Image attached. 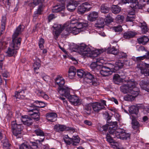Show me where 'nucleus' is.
I'll return each instance as SVG.
<instances>
[{
    "label": "nucleus",
    "instance_id": "f257e3e1",
    "mask_svg": "<svg viewBox=\"0 0 149 149\" xmlns=\"http://www.w3.org/2000/svg\"><path fill=\"white\" fill-rule=\"evenodd\" d=\"M78 52L79 54L84 56L90 57L94 59L95 58L96 60V62L92 63L91 67L93 68L97 67V65H101V64L105 63L104 59L102 57L97 58L98 56L100 54V51L99 50H95V51L91 50V49L85 44H82L79 47Z\"/></svg>",
    "mask_w": 149,
    "mask_h": 149
},
{
    "label": "nucleus",
    "instance_id": "f03ea898",
    "mask_svg": "<svg viewBox=\"0 0 149 149\" xmlns=\"http://www.w3.org/2000/svg\"><path fill=\"white\" fill-rule=\"evenodd\" d=\"M127 84H123L120 88V91L124 93H129L124 97V100L127 101H132L140 93L139 88L136 86L137 83L134 80H126Z\"/></svg>",
    "mask_w": 149,
    "mask_h": 149
},
{
    "label": "nucleus",
    "instance_id": "7ed1b4c3",
    "mask_svg": "<svg viewBox=\"0 0 149 149\" xmlns=\"http://www.w3.org/2000/svg\"><path fill=\"white\" fill-rule=\"evenodd\" d=\"M21 25H20L16 29L12 36V42L8 49L6 53L8 56H15L17 53V50L19 49L21 45V38H17V36L21 33Z\"/></svg>",
    "mask_w": 149,
    "mask_h": 149
},
{
    "label": "nucleus",
    "instance_id": "20e7f679",
    "mask_svg": "<svg viewBox=\"0 0 149 149\" xmlns=\"http://www.w3.org/2000/svg\"><path fill=\"white\" fill-rule=\"evenodd\" d=\"M112 127H110L109 133L113 136V138L120 139L123 140L130 139V134L127 133L125 130L122 129L116 130L118 127L117 122L115 121L111 123Z\"/></svg>",
    "mask_w": 149,
    "mask_h": 149
},
{
    "label": "nucleus",
    "instance_id": "39448f33",
    "mask_svg": "<svg viewBox=\"0 0 149 149\" xmlns=\"http://www.w3.org/2000/svg\"><path fill=\"white\" fill-rule=\"evenodd\" d=\"M23 127V125L21 124H18L16 120L11 122L12 132L13 135L16 137L17 138L20 137Z\"/></svg>",
    "mask_w": 149,
    "mask_h": 149
},
{
    "label": "nucleus",
    "instance_id": "423d86ee",
    "mask_svg": "<svg viewBox=\"0 0 149 149\" xmlns=\"http://www.w3.org/2000/svg\"><path fill=\"white\" fill-rule=\"evenodd\" d=\"M26 111L28 112L29 115L34 120L38 121L40 119V113L37 109V108L33 107V104L27 106Z\"/></svg>",
    "mask_w": 149,
    "mask_h": 149
},
{
    "label": "nucleus",
    "instance_id": "0eeeda50",
    "mask_svg": "<svg viewBox=\"0 0 149 149\" xmlns=\"http://www.w3.org/2000/svg\"><path fill=\"white\" fill-rule=\"evenodd\" d=\"M104 115L107 120V123L109 124H107L102 126V127L101 128L100 130L101 131H107L108 129L109 126H110L108 130V131H109V129H110V127H112V124H111V123L114 122H112L111 121H110L111 120V117L109 115L108 112H105L104 113Z\"/></svg>",
    "mask_w": 149,
    "mask_h": 149
},
{
    "label": "nucleus",
    "instance_id": "6e6552de",
    "mask_svg": "<svg viewBox=\"0 0 149 149\" xmlns=\"http://www.w3.org/2000/svg\"><path fill=\"white\" fill-rule=\"evenodd\" d=\"M54 130L59 132H61L64 131H70L74 132L75 130L73 128L68 127H66L65 125L57 124L55 125L54 127Z\"/></svg>",
    "mask_w": 149,
    "mask_h": 149
},
{
    "label": "nucleus",
    "instance_id": "1a4fd4ad",
    "mask_svg": "<svg viewBox=\"0 0 149 149\" xmlns=\"http://www.w3.org/2000/svg\"><path fill=\"white\" fill-rule=\"evenodd\" d=\"M122 2L123 3H131L130 7L134 9H141L142 6L139 3L137 0H122Z\"/></svg>",
    "mask_w": 149,
    "mask_h": 149
},
{
    "label": "nucleus",
    "instance_id": "9d476101",
    "mask_svg": "<svg viewBox=\"0 0 149 149\" xmlns=\"http://www.w3.org/2000/svg\"><path fill=\"white\" fill-rule=\"evenodd\" d=\"M90 6L89 3L86 2L84 3L79 6L78 8V12L79 14H83L86 11H90L91 7H88V6Z\"/></svg>",
    "mask_w": 149,
    "mask_h": 149
},
{
    "label": "nucleus",
    "instance_id": "9b49d317",
    "mask_svg": "<svg viewBox=\"0 0 149 149\" xmlns=\"http://www.w3.org/2000/svg\"><path fill=\"white\" fill-rule=\"evenodd\" d=\"M57 91L60 95L65 96L66 98L68 97L69 95L70 94V88L65 86L64 85L60 88H58Z\"/></svg>",
    "mask_w": 149,
    "mask_h": 149
},
{
    "label": "nucleus",
    "instance_id": "f8f14e48",
    "mask_svg": "<svg viewBox=\"0 0 149 149\" xmlns=\"http://www.w3.org/2000/svg\"><path fill=\"white\" fill-rule=\"evenodd\" d=\"M53 27L54 29V35L56 38L55 39H56V38H58V36L64 29V28L62 27L61 25L57 24H54Z\"/></svg>",
    "mask_w": 149,
    "mask_h": 149
},
{
    "label": "nucleus",
    "instance_id": "ddd939ff",
    "mask_svg": "<svg viewBox=\"0 0 149 149\" xmlns=\"http://www.w3.org/2000/svg\"><path fill=\"white\" fill-rule=\"evenodd\" d=\"M69 101L75 106L80 104L81 101L79 99L78 97L75 95H71L70 94L68 97H67Z\"/></svg>",
    "mask_w": 149,
    "mask_h": 149
},
{
    "label": "nucleus",
    "instance_id": "4468645a",
    "mask_svg": "<svg viewBox=\"0 0 149 149\" xmlns=\"http://www.w3.org/2000/svg\"><path fill=\"white\" fill-rule=\"evenodd\" d=\"M34 132L37 136H40L41 137L40 139H37L36 141L40 143L44 141L45 138V134L42 130L38 128L35 130Z\"/></svg>",
    "mask_w": 149,
    "mask_h": 149
},
{
    "label": "nucleus",
    "instance_id": "2eb2a0df",
    "mask_svg": "<svg viewBox=\"0 0 149 149\" xmlns=\"http://www.w3.org/2000/svg\"><path fill=\"white\" fill-rule=\"evenodd\" d=\"M92 109L95 112H98L100 110L103 109L104 107L99 102L92 103Z\"/></svg>",
    "mask_w": 149,
    "mask_h": 149
},
{
    "label": "nucleus",
    "instance_id": "dca6fc26",
    "mask_svg": "<svg viewBox=\"0 0 149 149\" xmlns=\"http://www.w3.org/2000/svg\"><path fill=\"white\" fill-rule=\"evenodd\" d=\"M66 30L68 33H72L74 35H77L81 31L79 29H77L76 26H71V25H68L66 28Z\"/></svg>",
    "mask_w": 149,
    "mask_h": 149
},
{
    "label": "nucleus",
    "instance_id": "f3484780",
    "mask_svg": "<svg viewBox=\"0 0 149 149\" xmlns=\"http://www.w3.org/2000/svg\"><path fill=\"white\" fill-rule=\"evenodd\" d=\"M21 120L23 123L26 125L29 126L31 125L33 123V120L31 118L27 116H22Z\"/></svg>",
    "mask_w": 149,
    "mask_h": 149
},
{
    "label": "nucleus",
    "instance_id": "a211bd4d",
    "mask_svg": "<svg viewBox=\"0 0 149 149\" xmlns=\"http://www.w3.org/2000/svg\"><path fill=\"white\" fill-rule=\"evenodd\" d=\"M100 73L104 77L108 76L112 74L111 71L108 69L107 66H104L102 67L100 71Z\"/></svg>",
    "mask_w": 149,
    "mask_h": 149
},
{
    "label": "nucleus",
    "instance_id": "6ab92c4d",
    "mask_svg": "<svg viewBox=\"0 0 149 149\" xmlns=\"http://www.w3.org/2000/svg\"><path fill=\"white\" fill-rule=\"evenodd\" d=\"M57 115L56 113H49L46 114V119L51 122H54L56 121Z\"/></svg>",
    "mask_w": 149,
    "mask_h": 149
},
{
    "label": "nucleus",
    "instance_id": "aec40b11",
    "mask_svg": "<svg viewBox=\"0 0 149 149\" xmlns=\"http://www.w3.org/2000/svg\"><path fill=\"white\" fill-rule=\"evenodd\" d=\"M55 83L58 85V88H60L64 85L65 80L63 77L60 76H57L54 80Z\"/></svg>",
    "mask_w": 149,
    "mask_h": 149
},
{
    "label": "nucleus",
    "instance_id": "412c9836",
    "mask_svg": "<svg viewBox=\"0 0 149 149\" xmlns=\"http://www.w3.org/2000/svg\"><path fill=\"white\" fill-rule=\"evenodd\" d=\"M92 109V103L86 104L83 106L84 111L85 113L88 115H89L91 114Z\"/></svg>",
    "mask_w": 149,
    "mask_h": 149
},
{
    "label": "nucleus",
    "instance_id": "4be33fe9",
    "mask_svg": "<svg viewBox=\"0 0 149 149\" xmlns=\"http://www.w3.org/2000/svg\"><path fill=\"white\" fill-rule=\"evenodd\" d=\"M79 4V2L76 1H73L72 3H68L67 6L68 10L70 12L73 11Z\"/></svg>",
    "mask_w": 149,
    "mask_h": 149
},
{
    "label": "nucleus",
    "instance_id": "5701e85b",
    "mask_svg": "<svg viewBox=\"0 0 149 149\" xmlns=\"http://www.w3.org/2000/svg\"><path fill=\"white\" fill-rule=\"evenodd\" d=\"M26 96L24 90H19L15 92V97L16 98L20 99H24Z\"/></svg>",
    "mask_w": 149,
    "mask_h": 149
},
{
    "label": "nucleus",
    "instance_id": "b1692460",
    "mask_svg": "<svg viewBox=\"0 0 149 149\" xmlns=\"http://www.w3.org/2000/svg\"><path fill=\"white\" fill-rule=\"evenodd\" d=\"M98 16L97 12L93 11L89 14L88 16V20L93 22L95 21Z\"/></svg>",
    "mask_w": 149,
    "mask_h": 149
},
{
    "label": "nucleus",
    "instance_id": "393cba45",
    "mask_svg": "<svg viewBox=\"0 0 149 149\" xmlns=\"http://www.w3.org/2000/svg\"><path fill=\"white\" fill-rule=\"evenodd\" d=\"M94 78L92 74L89 72L86 73L84 77V81L87 83L90 84Z\"/></svg>",
    "mask_w": 149,
    "mask_h": 149
},
{
    "label": "nucleus",
    "instance_id": "a878e982",
    "mask_svg": "<svg viewBox=\"0 0 149 149\" xmlns=\"http://www.w3.org/2000/svg\"><path fill=\"white\" fill-rule=\"evenodd\" d=\"M136 33L134 31H128L125 32L123 34V37L125 39H129L133 38Z\"/></svg>",
    "mask_w": 149,
    "mask_h": 149
},
{
    "label": "nucleus",
    "instance_id": "bb28decb",
    "mask_svg": "<svg viewBox=\"0 0 149 149\" xmlns=\"http://www.w3.org/2000/svg\"><path fill=\"white\" fill-rule=\"evenodd\" d=\"M35 92L38 96L41 97L46 100H47L49 98L48 95L42 91L37 90Z\"/></svg>",
    "mask_w": 149,
    "mask_h": 149
},
{
    "label": "nucleus",
    "instance_id": "cd10ccee",
    "mask_svg": "<svg viewBox=\"0 0 149 149\" xmlns=\"http://www.w3.org/2000/svg\"><path fill=\"white\" fill-rule=\"evenodd\" d=\"M34 104H33V107L38 108H44L47 105V104L40 101H36L33 103Z\"/></svg>",
    "mask_w": 149,
    "mask_h": 149
},
{
    "label": "nucleus",
    "instance_id": "c85d7f7f",
    "mask_svg": "<svg viewBox=\"0 0 149 149\" xmlns=\"http://www.w3.org/2000/svg\"><path fill=\"white\" fill-rule=\"evenodd\" d=\"M104 19L102 18H99L97 19L95 26L98 28H103L104 26Z\"/></svg>",
    "mask_w": 149,
    "mask_h": 149
},
{
    "label": "nucleus",
    "instance_id": "c756f323",
    "mask_svg": "<svg viewBox=\"0 0 149 149\" xmlns=\"http://www.w3.org/2000/svg\"><path fill=\"white\" fill-rule=\"evenodd\" d=\"M113 81L114 83L118 84L119 83L123 82V79L120 78L119 74H115L113 75Z\"/></svg>",
    "mask_w": 149,
    "mask_h": 149
},
{
    "label": "nucleus",
    "instance_id": "7c9ffc66",
    "mask_svg": "<svg viewBox=\"0 0 149 149\" xmlns=\"http://www.w3.org/2000/svg\"><path fill=\"white\" fill-rule=\"evenodd\" d=\"M138 42L143 45L146 44L149 41V39L147 36H144L137 39Z\"/></svg>",
    "mask_w": 149,
    "mask_h": 149
},
{
    "label": "nucleus",
    "instance_id": "2f4dec72",
    "mask_svg": "<svg viewBox=\"0 0 149 149\" xmlns=\"http://www.w3.org/2000/svg\"><path fill=\"white\" fill-rule=\"evenodd\" d=\"M138 67L141 70L142 74H143L145 76H149V69L141 67L140 65L138 66Z\"/></svg>",
    "mask_w": 149,
    "mask_h": 149
},
{
    "label": "nucleus",
    "instance_id": "473e14b6",
    "mask_svg": "<svg viewBox=\"0 0 149 149\" xmlns=\"http://www.w3.org/2000/svg\"><path fill=\"white\" fill-rule=\"evenodd\" d=\"M134 11L132 12H130L128 14L126 19V21L127 22H132L134 20L135 18V15L134 14Z\"/></svg>",
    "mask_w": 149,
    "mask_h": 149
},
{
    "label": "nucleus",
    "instance_id": "72a5a7b5",
    "mask_svg": "<svg viewBox=\"0 0 149 149\" xmlns=\"http://www.w3.org/2000/svg\"><path fill=\"white\" fill-rule=\"evenodd\" d=\"M64 8V6L57 5L53 7L52 11L53 13H57L63 10Z\"/></svg>",
    "mask_w": 149,
    "mask_h": 149
},
{
    "label": "nucleus",
    "instance_id": "f704fd0d",
    "mask_svg": "<svg viewBox=\"0 0 149 149\" xmlns=\"http://www.w3.org/2000/svg\"><path fill=\"white\" fill-rule=\"evenodd\" d=\"M42 5H40L39 6L37 10L35 11L33 15V17H37L39 15L42 14Z\"/></svg>",
    "mask_w": 149,
    "mask_h": 149
},
{
    "label": "nucleus",
    "instance_id": "c9c22d12",
    "mask_svg": "<svg viewBox=\"0 0 149 149\" xmlns=\"http://www.w3.org/2000/svg\"><path fill=\"white\" fill-rule=\"evenodd\" d=\"M132 128L135 130L138 128L140 126V124L139 122L135 120H132Z\"/></svg>",
    "mask_w": 149,
    "mask_h": 149
},
{
    "label": "nucleus",
    "instance_id": "e433bc0d",
    "mask_svg": "<svg viewBox=\"0 0 149 149\" xmlns=\"http://www.w3.org/2000/svg\"><path fill=\"white\" fill-rule=\"evenodd\" d=\"M111 10L112 13L115 14L119 13L121 10L120 8L116 5L112 6Z\"/></svg>",
    "mask_w": 149,
    "mask_h": 149
},
{
    "label": "nucleus",
    "instance_id": "4c0bfd02",
    "mask_svg": "<svg viewBox=\"0 0 149 149\" xmlns=\"http://www.w3.org/2000/svg\"><path fill=\"white\" fill-rule=\"evenodd\" d=\"M124 19V17L123 15H118L116 17L115 20L116 23L121 24Z\"/></svg>",
    "mask_w": 149,
    "mask_h": 149
},
{
    "label": "nucleus",
    "instance_id": "58836bf2",
    "mask_svg": "<svg viewBox=\"0 0 149 149\" xmlns=\"http://www.w3.org/2000/svg\"><path fill=\"white\" fill-rule=\"evenodd\" d=\"M3 143V148L4 149H8L10 146V144L9 143L8 140L6 138L2 141Z\"/></svg>",
    "mask_w": 149,
    "mask_h": 149
},
{
    "label": "nucleus",
    "instance_id": "ea45409f",
    "mask_svg": "<svg viewBox=\"0 0 149 149\" xmlns=\"http://www.w3.org/2000/svg\"><path fill=\"white\" fill-rule=\"evenodd\" d=\"M64 140L65 143L67 145H72V138H70L68 135L65 136L63 139Z\"/></svg>",
    "mask_w": 149,
    "mask_h": 149
},
{
    "label": "nucleus",
    "instance_id": "a19ab883",
    "mask_svg": "<svg viewBox=\"0 0 149 149\" xmlns=\"http://www.w3.org/2000/svg\"><path fill=\"white\" fill-rule=\"evenodd\" d=\"M118 50L113 47L111 48H109L107 51L108 53L114 55L118 53Z\"/></svg>",
    "mask_w": 149,
    "mask_h": 149
},
{
    "label": "nucleus",
    "instance_id": "79ce46f5",
    "mask_svg": "<svg viewBox=\"0 0 149 149\" xmlns=\"http://www.w3.org/2000/svg\"><path fill=\"white\" fill-rule=\"evenodd\" d=\"M138 111V109L135 106H132L130 108V112L131 113L137 115Z\"/></svg>",
    "mask_w": 149,
    "mask_h": 149
},
{
    "label": "nucleus",
    "instance_id": "37998d69",
    "mask_svg": "<svg viewBox=\"0 0 149 149\" xmlns=\"http://www.w3.org/2000/svg\"><path fill=\"white\" fill-rule=\"evenodd\" d=\"M72 145L76 146L80 142V139L78 136H73L72 138Z\"/></svg>",
    "mask_w": 149,
    "mask_h": 149
},
{
    "label": "nucleus",
    "instance_id": "c03bdc74",
    "mask_svg": "<svg viewBox=\"0 0 149 149\" xmlns=\"http://www.w3.org/2000/svg\"><path fill=\"white\" fill-rule=\"evenodd\" d=\"M127 56V54L123 52H118V53L116 54V58H125Z\"/></svg>",
    "mask_w": 149,
    "mask_h": 149
},
{
    "label": "nucleus",
    "instance_id": "a18cd8bd",
    "mask_svg": "<svg viewBox=\"0 0 149 149\" xmlns=\"http://www.w3.org/2000/svg\"><path fill=\"white\" fill-rule=\"evenodd\" d=\"M109 8L105 4H103L101 7V11L102 13H105L109 12Z\"/></svg>",
    "mask_w": 149,
    "mask_h": 149
},
{
    "label": "nucleus",
    "instance_id": "49530a36",
    "mask_svg": "<svg viewBox=\"0 0 149 149\" xmlns=\"http://www.w3.org/2000/svg\"><path fill=\"white\" fill-rule=\"evenodd\" d=\"M146 55H144L143 56H139L136 58L134 57L132 58L133 60L135 62H139L141 60L146 58H147Z\"/></svg>",
    "mask_w": 149,
    "mask_h": 149
},
{
    "label": "nucleus",
    "instance_id": "de8ad7c7",
    "mask_svg": "<svg viewBox=\"0 0 149 149\" xmlns=\"http://www.w3.org/2000/svg\"><path fill=\"white\" fill-rule=\"evenodd\" d=\"M123 63L121 62L120 60H118L116 61L115 63V66L116 70H118L119 68H122L123 66Z\"/></svg>",
    "mask_w": 149,
    "mask_h": 149
},
{
    "label": "nucleus",
    "instance_id": "09e8293b",
    "mask_svg": "<svg viewBox=\"0 0 149 149\" xmlns=\"http://www.w3.org/2000/svg\"><path fill=\"white\" fill-rule=\"evenodd\" d=\"M77 75L79 78H84L86 72L83 70H78L77 71Z\"/></svg>",
    "mask_w": 149,
    "mask_h": 149
},
{
    "label": "nucleus",
    "instance_id": "8fccbe9b",
    "mask_svg": "<svg viewBox=\"0 0 149 149\" xmlns=\"http://www.w3.org/2000/svg\"><path fill=\"white\" fill-rule=\"evenodd\" d=\"M141 28L142 33H145L146 32L149 31V30L148 29V27L145 22H144L141 24Z\"/></svg>",
    "mask_w": 149,
    "mask_h": 149
},
{
    "label": "nucleus",
    "instance_id": "3c124183",
    "mask_svg": "<svg viewBox=\"0 0 149 149\" xmlns=\"http://www.w3.org/2000/svg\"><path fill=\"white\" fill-rule=\"evenodd\" d=\"M19 149H32V148L29 145L23 143L19 146Z\"/></svg>",
    "mask_w": 149,
    "mask_h": 149
},
{
    "label": "nucleus",
    "instance_id": "603ef678",
    "mask_svg": "<svg viewBox=\"0 0 149 149\" xmlns=\"http://www.w3.org/2000/svg\"><path fill=\"white\" fill-rule=\"evenodd\" d=\"M111 136L109 134H107L106 136V139H107V141L109 143H112L113 142V139L112 137H113V135H112L111 134Z\"/></svg>",
    "mask_w": 149,
    "mask_h": 149
},
{
    "label": "nucleus",
    "instance_id": "864d4df0",
    "mask_svg": "<svg viewBox=\"0 0 149 149\" xmlns=\"http://www.w3.org/2000/svg\"><path fill=\"white\" fill-rule=\"evenodd\" d=\"M85 24H84L82 23L77 22V24H76V26H75L78 29H79L81 31H83V28L85 27Z\"/></svg>",
    "mask_w": 149,
    "mask_h": 149
},
{
    "label": "nucleus",
    "instance_id": "5fc2aeb1",
    "mask_svg": "<svg viewBox=\"0 0 149 149\" xmlns=\"http://www.w3.org/2000/svg\"><path fill=\"white\" fill-rule=\"evenodd\" d=\"M148 83V82H147V81L145 80H142L140 82L139 84L141 88L142 89H144L146 88V86Z\"/></svg>",
    "mask_w": 149,
    "mask_h": 149
},
{
    "label": "nucleus",
    "instance_id": "6e6d98bb",
    "mask_svg": "<svg viewBox=\"0 0 149 149\" xmlns=\"http://www.w3.org/2000/svg\"><path fill=\"white\" fill-rule=\"evenodd\" d=\"M107 68L110 71H111L112 73L113 72H115L117 71V70L115 69L116 68L115 65L111 64H109V66L107 67Z\"/></svg>",
    "mask_w": 149,
    "mask_h": 149
},
{
    "label": "nucleus",
    "instance_id": "4d7b16f0",
    "mask_svg": "<svg viewBox=\"0 0 149 149\" xmlns=\"http://www.w3.org/2000/svg\"><path fill=\"white\" fill-rule=\"evenodd\" d=\"M40 66V64L38 62L36 61L33 65V70L35 71L39 69Z\"/></svg>",
    "mask_w": 149,
    "mask_h": 149
},
{
    "label": "nucleus",
    "instance_id": "13d9d810",
    "mask_svg": "<svg viewBox=\"0 0 149 149\" xmlns=\"http://www.w3.org/2000/svg\"><path fill=\"white\" fill-rule=\"evenodd\" d=\"M113 29L115 32H121L122 30V26L119 25L118 26L113 27Z\"/></svg>",
    "mask_w": 149,
    "mask_h": 149
},
{
    "label": "nucleus",
    "instance_id": "bf43d9fd",
    "mask_svg": "<svg viewBox=\"0 0 149 149\" xmlns=\"http://www.w3.org/2000/svg\"><path fill=\"white\" fill-rule=\"evenodd\" d=\"M45 43V40L44 39L41 38L40 39L38 44L39 48L41 49H42L44 48L43 44Z\"/></svg>",
    "mask_w": 149,
    "mask_h": 149
},
{
    "label": "nucleus",
    "instance_id": "052dcab7",
    "mask_svg": "<svg viewBox=\"0 0 149 149\" xmlns=\"http://www.w3.org/2000/svg\"><path fill=\"white\" fill-rule=\"evenodd\" d=\"M77 20H72L70 22V24H68V25H67V23L63 25V26H62V27H63L64 28V29L65 27L66 28L68 26V25H71V26H72V25L75 24H77Z\"/></svg>",
    "mask_w": 149,
    "mask_h": 149
},
{
    "label": "nucleus",
    "instance_id": "680f3d73",
    "mask_svg": "<svg viewBox=\"0 0 149 149\" xmlns=\"http://www.w3.org/2000/svg\"><path fill=\"white\" fill-rule=\"evenodd\" d=\"M56 16L54 14H51L49 15L47 17L48 22H49L51 21L56 18Z\"/></svg>",
    "mask_w": 149,
    "mask_h": 149
},
{
    "label": "nucleus",
    "instance_id": "e2e57ef3",
    "mask_svg": "<svg viewBox=\"0 0 149 149\" xmlns=\"http://www.w3.org/2000/svg\"><path fill=\"white\" fill-rule=\"evenodd\" d=\"M4 56L3 55H0V70L2 69L3 63H2V61L4 60Z\"/></svg>",
    "mask_w": 149,
    "mask_h": 149
},
{
    "label": "nucleus",
    "instance_id": "0e129e2a",
    "mask_svg": "<svg viewBox=\"0 0 149 149\" xmlns=\"http://www.w3.org/2000/svg\"><path fill=\"white\" fill-rule=\"evenodd\" d=\"M6 17L5 16H3L1 20V25H6Z\"/></svg>",
    "mask_w": 149,
    "mask_h": 149
},
{
    "label": "nucleus",
    "instance_id": "69168bd1",
    "mask_svg": "<svg viewBox=\"0 0 149 149\" xmlns=\"http://www.w3.org/2000/svg\"><path fill=\"white\" fill-rule=\"evenodd\" d=\"M68 72L76 73V69L73 66H70L69 68Z\"/></svg>",
    "mask_w": 149,
    "mask_h": 149
},
{
    "label": "nucleus",
    "instance_id": "338daca9",
    "mask_svg": "<svg viewBox=\"0 0 149 149\" xmlns=\"http://www.w3.org/2000/svg\"><path fill=\"white\" fill-rule=\"evenodd\" d=\"M5 29V26L1 25V27L0 29V36L4 32Z\"/></svg>",
    "mask_w": 149,
    "mask_h": 149
},
{
    "label": "nucleus",
    "instance_id": "774afa93",
    "mask_svg": "<svg viewBox=\"0 0 149 149\" xmlns=\"http://www.w3.org/2000/svg\"><path fill=\"white\" fill-rule=\"evenodd\" d=\"M96 79L94 78L92 80V81L91 83V84L94 86H96L99 84L98 82L96 81Z\"/></svg>",
    "mask_w": 149,
    "mask_h": 149
}]
</instances>
